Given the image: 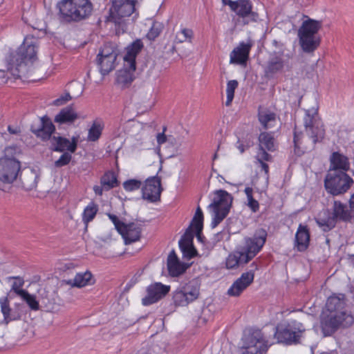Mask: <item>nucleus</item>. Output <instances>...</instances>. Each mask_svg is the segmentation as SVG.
Listing matches in <instances>:
<instances>
[{
    "instance_id": "nucleus-1",
    "label": "nucleus",
    "mask_w": 354,
    "mask_h": 354,
    "mask_svg": "<svg viewBox=\"0 0 354 354\" xmlns=\"http://www.w3.org/2000/svg\"><path fill=\"white\" fill-rule=\"evenodd\" d=\"M37 50L36 39L26 37L17 50L10 55L8 71L16 78H30L37 69Z\"/></svg>"
},
{
    "instance_id": "nucleus-2",
    "label": "nucleus",
    "mask_w": 354,
    "mask_h": 354,
    "mask_svg": "<svg viewBox=\"0 0 354 354\" xmlns=\"http://www.w3.org/2000/svg\"><path fill=\"white\" fill-rule=\"evenodd\" d=\"M57 6L61 18L68 22L85 19L93 11L90 0H61Z\"/></svg>"
},
{
    "instance_id": "nucleus-3",
    "label": "nucleus",
    "mask_w": 354,
    "mask_h": 354,
    "mask_svg": "<svg viewBox=\"0 0 354 354\" xmlns=\"http://www.w3.org/2000/svg\"><path fill=\"white\" fill-rule=\"evenodd\" d=\"M304 20L298 30V37L303 51L311 53L315 51L321 44V37L318 35L322 28L321 21L310 19Z\"/></svg>"
},
{
    "instance_id": "nucleus-4",
    "label": "nucleus",
    "mask_w": 354,
    "mask_h": 354,
    "mask_svg": "<svg viewBox=\"0 0 354 354\" xmlns=\"http://www.w3.org/2000/svg\"><path fill=\"white\" fill-rule=\"evenodd\" d=\"M136 3L137 0H112L110 19L115 23L117 35L126 32L127 26L124 19L130 17L135 12Z\"/></svg>"
},
{
    "instance_id": "nucleus-5",
    "label": "nucleus",
    "mask_w": 354,
    "mask_h": 354,
    "mask_svg": "<svg viewBox=\"0 0 354 354\" xmlns=\"http://www.w3.org/2000/svg\"><path fill=\"white\" fill-rule=\"evenodd\" d=\"M233 196L224 189L215 191L212 203L209 208L212 210L211 226L214 228L228 215L232 207Z\"/></svg>"
},
{
    "instance_id": "nucleus-6",
    "label": "nucleus",
    "mask_w": 354,
    "mask_h": 354,
    "mask_svg": "<svg viewBox=\"0 0 354 354\" xmlns=\"http://www.w3.org/2000/svg\"><path fill=\"white\" fill-rule=\"evenodd\" d=\"M353 183V179L344 171H328L324 179L325 189L333 196L346 193Z\"/></svg>"
},
{
    "instance_id": "nucleus-7",
    "label": "nucleus",
    "mask_w": 354,
    "mask_h": 354,
    "mask_svg": "<svg viewBox=\"0 0 354 354\" xmlns=\"http://www.w3.org/2000/svg\"><path fill=\"white\" fill-rule=\"evenodd\" d=\"M200 288L201 284L196 279L181 283L173 292L174 304L176 306H187L198 298Z\"/></svg>"
},
{
    "instance_id": "nucleus-8",
    "label": "nucleus",
    "mask_w": 354,
    "mask_h": 354,
    "mask_svg": "<svg viewBox=\"0 0 354 354\" xmlns=\"http://www.w3.org/2000/svg\"><path fill=\"white\" fill-rule=\"evenodd\" d=\"M304 124L306 135L311 140L313 145L322 141L325 136V129L319 116L317 108L306 110Z\"/></svg>"
},
{
    "instance_id": "nucleus-9",
    "label": "nucleus",
    "mask_w": 354,
    "mask_h": 354,
    "mask_svg": "<svg viewBox=\"0 0 354 354\" xmlns=\"http://www.w3.org/2000/svg\"><path fill=\"white\" fill-rule=\"evenodd\" d=\"M305 330L302 324L292 321L277 326L274 335L279 342L287 345L297 344L301 342V338Z\"/></svg>"
},
{
    "instance_id": "nucleus-10",
    "label": "nucleus",
    "mask_w": 354,
    "mask_h": 354,
    "mask_svg": "<svg viewBox=\"0 0 354 354\" xmlns=\"http://www.w3.org/2000/svg\"><path fill=\"white\" fill-rule=\"evenodd\" d=\"M118 55V50L111 43L104 44L100 49L96 61L102 75H106L115 69Z\"/></svg>"
},
{
    "instance_id": "nucleus-11",
    "label": "nucleus",
    "mask_w": 354,
    "mask_h": 354,
    "mask_svg": "<svg viewBox=\"0 0 354 354\" xmlns=\"http://www.w3.org/2000/svg\"><path fill=\"white\" fill-rule=\"evenodd\" d=\"M267 232L263 229H259L254 233L252 237L247 238L243 251L245 263L251 261L262 249L267 239Z\"/></svg>"
},
{
    "instance_id": "nucleus-12",
    "label": "nucleus",
    "mask_w": 354,
    "mask_h": 354,
    "mask_svg": "<svg viewBox=\"0 0 354 354\" xmlns=\"http://www.w3.org/2000/svg\"><path fill=\"white\" fill-rule=\"evenodd\" d=\"M243 340L244 351L242 354H263L268 349V342L260 330H254L245 335Z\"/></svg>"
},
{
    "instance_id": "nucleus-13",
    "label": "nucleus",
    "mask_w": 354,
    "mask_h": 354,
    "mask_svg": "<svg viewBox=\"0 0 354 354\" xmlns=\"http://www.w3.org/2000/svg\"><path fill=\"white\" fill-rule=\"evenodd\" d=\"M230 10L243 19L245 25L256 23L259 20L258 12L253 11V4L250 0H236L230 1Z\"/></svg>"
},
{
    "instance_id": "nucleus-14",
    "label": "nucleus",
    "mask_w": 354,
    "mask_h": 354,
    "mask_svg": "<svg viewBox=\"0 0 354 354\" xmlns=\"http://www.w3.org/2000/svg\"><path fill=\"white\" fill-rule=\"evenodd\" d=\"M170 289V286L161 282L151 283L146 288V295L142 299V304L148 306L157 303L169 292Z\"/></svg>"
},
{
    "instance_id": "nucleus-15",
    "label": "nucleus",
    "mask_w": 354,
    "mask_h": 354,
    "mask_svg": "<svg viewBox=\"0 0 354 354\" xmlns=\"http://www.w3.org/2000/svg\"><path fill=\"white\" fill-rule=\"evenodd\" d=\"M20 162L15 158H3L0 160V180L4 183H12L19 175Z\"/></svg>"
},
{
    "instance_id": "nucleus-16",
    "label": "nucleus",
    "mask_w": 354,
    "mask_h": 354,
    "mask_svg": "<svg viewBox=\"0 0 354 354\" xmlns=\"http://www.w3.org/2000/svg\"><path fill=\"white\" fill-rule=\"evenodd\" d=\"M259 148L257 156L261 160H266L268 162L272 160V157L266 151L273 152L277 149V143L273 132H261L258 138Z\"/></svg>"
},
{
    "instance_id": "nucleus-17",
    "label": "nucleus",
    "mask_w": 354,
    "mask_h": 354,
    "mask_svg": "<svg viewBox=\"0 0 354 354\" xmlns=\"http://www.w3.org/2000/svg\"><path fill=\"white\" fill-rule=\"evenodd\" d=\"M162 191L161 187V179L155 176L148 178L142 188V197L151 202H156L160 198Z\"/></svg>"
},
{
    "instance_id": "nucleus-18",
    "label": "nucleus",
    "mask_w": 354,
    "mask_h": 354,
    "mask_svg": "<svg viewBox=\"0 0 354 354\" xmlns=\"http://www.w3.org/2000/svg\"><path fill=\"white\" fill-rule=\"evenodd\" d=\"M77 136H73L70 140L65 137L53 136L50 140V149L53 151L73 153L77 150Z\"/></svg>"
},
{
    "instance_id": "nucleus-19",
    "label": "nucleus",
    "mask_w": 354,
    "mask_h": 354,
    "mask_svg": "<svg viewBox=\"0 0 354 354\" xmlns=\"http://www.w3.org/2000/svg\"><path fill=\"white\" fill-rule=\"evenodd\" d=\"M100 185H95L93 190L96 196H102L104 192H109L119 185L118 176L113 170L105 171L100 178Z\"/></svg>"
},
{
    "instance_id": "nucleus-20",
    "label": "nucleus",
    "mask_w": 354,
    "mask_h": 354,
    "mask_svg": "<svg viewBox=\"0 0 354 354\" xmlns=\"http://www.w3.org/2000/svg\"><path fill=\"white\" fill-rule=\"evenodd\" d=\"M347 317L346 313H330L324 315L321 319V328L324 333L330 335L334 333L343 324V321Z\"/></svg>"
},
{
    "instance_id": "nucleus-21",
    "label": "nucleus",
    "mask_w": 354,
    "mask_h": 354,
    "mask_svg": "<svg viewBox=\"0 0 354 354\" xmlns=\"http://www.w3.org/2000/svg\"><path fill=\"white\" fill-rule=\"evenodd\" d=\"M189 267V264L181 261L174 250L169 253L167 259V268L170 277H178L182 275Z\"/></svg>"
},
{
    "instance_id": "nucleus-22",
    "label": "nucleus",
    "mask_w": 354,
    "mask_h": 354,
    "mask_svg": "<svg viewBox=\"0 0 354 354\" xmlns=\"http://www.w3.org/2000/svg\"><path fill=\"white\" fill-rule=\"evenodd\" d=\"M254 279V273L252 270L242 273L230 287L227 294L230 296L239 297L253 282Z\"/></svg>"
},
{
    "instance_id": "nucleus-23",
    "label": "nucleus",
    "mask_w": 354,
    "mask_h": 354,
    "mask_svg": "<svg viewBox=\"0 0 354 354\" xmlns=\"http://www.w3.org/2000/svg\"><path fill=\"white\" fill-rule=\"evenodd\" d=\"M252 44L251 43L240 42L230 55V63L238 65H246L249 59L250 53Z\"/></svg>"
},
{
    "instance_id": "nucleus-24",
    "label": "nucleus",
    "mask_w": 354,
    "mask_h": 354,
    "mask_svg": "<svg viewBox=\"0 0 354 354\" xmlns=\"http://www.w3.org/2000/svg\"><path fill=\"white\" fill-rule=\"evenodd\" d=\"M286 64L287 62L283 59L282 55H274L271 57L264 69L266 77L272 79L275 77L277 74L282 73Z\"/></svg>"
},
{
    "instance_id": "nucleus-25",
    "label": "nucleus",
    "mask_w": 354,
    "mask_h": 354,
    "mask_svg": "<svg viewBox=\"0 0 354 354\" xmlns=\"http://www.w3.org/2000/svg\"><path fill=\"white\" fill-rule=\"evenodd\" d=\"M1 312L3 316V322L8 324L10 322L19 320L21 319V313L20 307L21 304H16L14 309L11 308L8 297L0 298Z\"/></svg>"
},
{
    "instance_id": "nucleus-26",
    "label": "nucleus",
    "mask_w": 354,
    "mask_h": 354,
    "mask_svg": "<svg viewBox=\"0 0 354 354\" xmlns=\"http://www.w3.org/2000/svg\"><path fill=\"white\" fill-rule=\"evenodd\" d=\"M143 43L140 39H136L127 47V53L124 57V65H129L131 70H136V59L143 48Z\"/></svg>"
},
{
    "instance_id": "nucleus-27",
    "label": "nucleus",
    "mask_w": 354,
    "mask_h": 354,
    "mask_svg": "<svg viewBox=\"0 0 354 354\" xmlns=\"http://www.w3.org/2000/svg\"><path fill=\"white\" fill-rule=\"evenodd\" d=\"M345 295L344 294L333 295L330 296L326 303V310L330 313H346Z\"/></svg>"
},
{
    "instance_id": "nucleus-28",
    "label": "nucleus",
    "mask_w": 354,
    "mask_h": 354,
    "mask_svg": "<svg viewBox=\"0 0 354 354\" xmlns=\"http://www.w3.org/2000/svg\"><path fill=\"white\" fill-rule=\"evenodd\" d=\"M79 115L72 105L62 108L55 116L54 121L59 124H72L77 119Z\"/></svg>"
},
{
    "instance_id": "nucleus-29",
    "label": "nucleus",
    "mask_w": 354,
    "mask_h": 354,
    "mask_svg": "<svg viewBox=\"0 0 354 354\" xmlns=\"http://www.w3.org/2000/svg\"><path fill=\"white\" fill-rule=\"evenodd\" d=\"M55 131V127L47 115L41 118V127L34 131L35 134L44 141L51 140L52 134Z\"/></svg>"
},
{
    "instance_id": "nucleus-30",
    "label": "nucleus",
    "mask_w": 354,
    "mask_h": 354,
    "mask_svg": "<svg viewBox=\"0 0 354 354\" xmlns=\"http://www.w3.org/2000/svg\"><path fill=\"white\" fill-rule=\"evenodd\" d=\"M258 120L262 128L265 130L274 127L277 123V114L268 109H261L258 110Z\"/></svg>"
},
{
    "instance_id": "nucleus-31",
    "label": "nucleus",
    "mask_w": 354,
    "mask_h": 354,
    "mask_svg": "<svg viewBox=\"0 0 354 354\" xmlns=\"http://www.w3.org/2000/svg\"><path fill=\"white\" fill-rule=\"evenodd\" d=\"M310 233L307 226L299 225L295 234V247L299 252H304L309 246Z\"/></svg>"
},
{
    "instance_id": "nucleus-32",
    "label": "nucleus",
    "mask_w": 354,
    "mask_h": 354,
    "mask_svg": "<svg viewBox=\"0 0 354 354\" xmlns=\"http://www.w3.org/2000/svg\"><path fill=\"white\" fill-rule=\"evenodd\" d=\"M349 169L348 158L339 152H333L330 157V167L328 171H344L346 173Z\"/></svg>"
},
{
    "instance_id": "nucleus-33",
    "label": "nucleus",
    "mask_w": 354,
    "mask_h": 354,
    "mask_svg": "<svg viewBox=\"0 0 354 354\" xmlns=\"http://www.w3.org/2000/svg\"><path fill=\"white\" fill-rule=\"evenodd\" d=\"M124 240L125 244H130L138 241L141 235V227L132 223L126 224L125 227L120 232Z\"/></svg>"
},
{
    "instance_id": "nucleus-34",
    "label": "nucleus",
    "mask_w": 354,
    "mask_h": 354,
    "mask_svg": "<svg viewBox=\"0 0 354 354\" xmlns=\"http://www.w3.org/2000/svg\"><path fill=\"white\" fill-rule=\"evenodd\" d=\"M93 275L91 272H77L73 279L64 281L66 284L71 287L83 288L93 283Z\"/></svg>"
},
{
    "instance_id": "nucleus-35",
    "label": "nucleus",
    "mask_w": 354,
    "mask_h": 354,
    "mask_svg": "<svg viewBox=\"0 0 354 354\" xmlns=\"http://www.w3.org/2000/svg\"><path fill=\"white\" fill-rule=\"evenodd\" d=\"M19 178L23 188L27 191L36 188L39 178L37 173L32 169L22 172Z\"/></svg>"
},
{
    "instance_id": "nucleus-36",
    "label": "nucleus",
    "mask_w": 354,
    "mask_h": 354,
    "mask_svg": "<svg viewBox=\"0 0 354 354\" xmlns=\"http://www.w3.org/2000/svg\"><path fill=\"white\" fill-rule=\"evenodd\" d=\"M125 68L118 71L116 83L121 88L129 87L134 80L133 73L136 70H131L129 65H124Z\"/></svg>"
},
{
    "instance_id": "nucleus-37",
    "label": "nucleus",
    "mask_w": 354,
    "mask_h": 354,
    "mask_svg": "<svg viewBox=\"0 0 354 354\" xmlns=\"http://www.w3.org/2000/svg\"><path fill=\"white\" fill-rule=\"evenodd\" d=\"M317 225L324 231L328 232L335 227L337 221L328 210L322 212L316 218Z\"/></svg>"
},
{
    "instance_id": "nucleus-38",
    "label": "nucleus",
    "mask_w": 354,
    "mask_h": 354,
    "mask_svg": "<svg viewBox=\"0 0 354 354\" xmlns=\"http://www.w3.org/2000/svg\"><path fill=\"white\" fill-rule=\"evenodd\" d=\"M336 221H350L351 215L346 205L340 201L334 202L333 212H331Z\"/></svg>"
},
{
    "instance_id": "nucleus-39",
    "label": "nucleus",
    "mask_w": 354,
    "mask_h": 354,
    "mask_svg": "<svg viewBox=\"0 0 354 354\" xmlns=\"http://www.w3.org/2000/svg\"><path fill=\"white\" fill-rule=\"evenodd\" d=\"M203 213L201 208L198 206L190 225V228L196 234L198 239H201V235L203 229Z\"/></svg>"
},
{
    "instance_id": "nucleus-40",
    "label": "nucleus",
    "mask_w": 354,
    "mask_h": 354,
    "mask_svg": "<svg viewBox=\"0 0 354 354\" xmlns=\"http://www.w3.org/2000/svg\"><path fill=\"white\" fill-rule=\"evenodd\" d=\"M104 127V123L100 118L95 119L88 129L87 140L91 142L98 140Z\"/></svg>"
},
{
    "instance_id": "nucleus-41",
    "label": "nucleus",
    "mask_w": 354,
    "mask_h": 354,
    "mask_svg": "<svg viewBox=\"0 0 354 354\" xmlns=\"http://www.w3.org/2000/svg\"><path fill=\"white\" fill-rule=\"evenodd\" d=\"M98 212V205L94 202L91 201L84 208L82 219L83 223L87 225L95 217Z\"/></svg>"
},
{
    "instance_id": "nucleus-42",
    "label": "nucleus",
    "mask_w": 354,
    "mask_h": 354,
    "mask_svg": "<svg viewBox=\"0 0 354 354\" xmlns=\"http://www.w3.org/2000/svg\"><path fill=\"white\" fill-rule=\"evenodd\" d=\"M243 254L241 252L230 253L225 261V266L227 269L237 268L240 264H245Z\"/></svg>"
},
{
    "instance_id": "nucleus-43",
    "label": "nucleus",
    "mask_w": 354,
    "mask_h": 354,
    "mask_svg": "<svg viewBox=\"0 0 354 354\" xmlns=\"http://www.w3.org/2000/svg\"><path fill=\"white\" fill-rule=\"evenodd\" d=\"M19 297L26 303L30 310L37 311L39 309V303L35 295L30 294L28 290H26Z\"/></svg>"
},
{
    "instance_id": "nucleus-44",
    "label": "nucleus",
    "mask_w": 354,
    "mask_h": 354,
    "mask_svg": "<svg viewBox=\"0 0 354 354\" xmlns=\"http://www.w3.org/2000/svg\"><path fill=\"white\" fill-rule=\"evenodd\" d=\"M194 36V32L192 29L183 28L180 31L176 32L174 43L181 44L185 41L191 42Z\"/></svg>"
},
{
    "instance_id": "nucleus-45",
    "label": "nucleus",
    "mask_w": 354,
    "mask_h": 354,
    "mask_svg": "<svg viewBox=\"0 0 354 354\" xmlns=\"http://www.w3.org/2000/svg\"><path fill=\"white\" fill-rule=\"evenodd\" d=\"M244 192L247 197V206L254 213L257 212L259 210V203L253 197V189L250 187H247L244 189Z\"/></svg>"
},
{
    "instance_id": "nucleus-46",
    "label": "nucleus",
    "mask_w": 354,
    "mask_h": 354,
    "mask_svg": "<svg viewBox=\"0 0 354 354\" xmlns=\"http://www.w3.org/2000/svg\"><path fill=\"white\" fill-rule=\"evenodd\" d=\"M239 82L236 80H232L227 82L226 86V102L225 105L229 106L232 104V100L234 97L235 90L238 88Z\"/></svg>"
},
{
    "instance_id": "nucleus-47",
    "label": "nucleus",
    "mask_w": 354,
    "mask_h": 354,
    "mask_svg": "<svg viewBox=\"0 0 354 354\" xmlns=\"http://www.w3.org/2000/svg\"><path fill=\"white\" fill-rule=\"evenodd\" d=\"M304 138V135L302 132H297L296 130L294 131V146H295V151L297 153H304V150L306 149L307 147L303 145V139Z\"/></svg>"
},
{
    "instance_id": "nucleus-48",
    "label": "nucleus",
    "mask_w": 354,
    "mask_h": 354,
    "mask_svg": "<svg viewBox=\"0 0 354 354\" xmlns=\"http://www.w3.org/2000/svg\"><path fill=\"white\" fill-rule=\"evenodd\" d=\"M9 279H13V282L11 285L10 291L15 292L17 295L20 296L22 292H24L26 290L23 289L24 285V279L21 277H10Z\"/></svg>"
},
{
    "instance_id": "nucleus-49",
    "label": "nucleus",
    "mask_w": 354,
    "mask_h": 354,
    "mask_svg": "<svg viewBox=\"0 0 354 354\" xmlns=\"http://www.w3.org/2000/svg\"><path fill=\"white\" fill-rule=\"evenodd\" d=\"M162 26L160 23L153 22L147 34V37L151 41L155 40L161 33Z\"/></svg>"
},
{
    "instance_id": "nucleus-50",
    "label": "nucleus",
    "mask_w": 354,
    "mask_h": 354,
    "mask_svg": "<svg viewBox=\"0 0 354 354\" xmlns=\"http://www.w3.org/2000/svg\"><path fill=\"white\" fill-rule=\"evenodd\" d=\"M142 182L136 179H130L124 182L123 187L127 192H133L140 188Z\"/></svg>"
},
{
    "instance_id": "nucleus-51",
    "label": "nucleus",
    "mask_w": 354,
    "mask_h": 354,
    "mask_svg": "<svg viewBox=\"0 0 354 354\" xmlns=\"http://www.w3.org/2000/svg\"><path fill=\"white\" fill-rule=\"evenodd\" d=\"M72 156L70 152H63L60 157L55 162V166L62 167L69 164L71 161Z\"/></svg>"
},
{
    "instance_id": "nucleus-52",
    "label": "nucleus",
    "mask_w": 354,
    "mask_h": 354,
    "mask_svg": "<svg viewBox=\"0 0 354 354\" xmlns=\"http://www.w3.org/2000/svg\"><path fill=\"white\" fill-rule=\"evenodd\" d=\"M107 216L109 218L111 221V222L113 223L115 230L118 231V232L120 234L121 231L124 230L125 227V223L120 220L118 216L108 213Z\"/></svg>"
},
{
    "instance_id": "nucleus-53",
    "label": "nucleus",
    "mask_w": 354,
    "mask_h": 354,
    "mask_svg": "<svg viewBox=\"0 0 354 354\" xmlns=\"http://www.w3.org/2000/svg\"><path fill=\"white\" fill-rule=\"evenodd\" d=\"M193 244V237L185 234L179 241L178 245L181 252Z\"/></svg>"
},
{
    "instance_id": "nucleus-54",
    "label": "nucleus",
    "mask_w": 354,
    "mask_h": 354,
    "mask_svg": "<svg viewBox=\"0 0 354 354\" xmlns=\"http://www.w3.org/2000/svg\"><path fill=\"white\" fill-rule=\"evenodd\" d=\"M182 253H183V257L188 260H190V259L197 257L198 254L197 250L194 246V244H192L191 246H189V248L184 250L182 252Z\"/></svg>"
},
{
    "instance_id": "nucleus-55",
    "label": "nucleus",
    "mask_w": 354,
    "mask_h": 354,
    "mask_svg": "<svg viewBox=\"0 0 354 354\" xmlns=\"http://www.w3.org/2000/svg\"><path fill=\"white\" fill-rule=\"evenodd\" d=\"M167 127H163L162 132L158 133L156 136V140L158 145H162L167 142V136L165 135Z\"/></svg>"
},
{
    "instance_id": "nucleus-56",
    "label": "nucleus",
    "mask_w": 354,
    "mask_h": 354,
    "mask_svg": "<svg viewBox=\"0 0 354 354\" xmlns=\"http://www.w3.org/2000/svg\"><path fill=\"white\" fill-rule=\"evenodd\" d=\"M257 160L259 161V162L261 165L262 170L265 171V174L267 176H268L269 174V166L267 163L265 162V161H267L266 160H261L260 159L257 155L256 156Z\"/></svg>"
},
{
    "instance_id": "nucleus-57",
    "label": "nucleus",
    "mask_w": 354,
    "mask_h": 354,
    "mask_svg": "<svg viewBox=\"0 0 354 354\" xmlns=\"http://www.w3.org/2000/svg\"><path fill=\"white\" fill-rule=\"evenodd\" d=\"M77 266L73 262H66L62 264L61 269L63 270H68L74 269Z\"/></svg>"
},
{
    "instance_id": "nucleus-58",
    "label": "nucleus",
    "mask_w": 354,
    "mask_h": 354,
    "mask_svg": "<svg viewBox=\"0 0 354 354\" xmlns=\"http://www.w3.org/2000/svg\"><path fill=\"white\" fill-rule=\"evenodd\" d=\"M8 78L6 77V72L4 71H0V84H4L7 82Z\"/></svg>"
},
{
    "instance_id": "nucleus-59",
    "label": "nucleus",
    "mask_w": 354,
    "mask_h": 354,
    "mask_svg": "<svg viewBox=\"0 0 354 354\" xmlns=\"http://www.w3.org/2000/svg\"><path fill=\"white\" fill-rule=\"evenodd\" d=\"M350 208L351 211H354V194L351 196L349 201Z\"/></svg>"
},
{
    "instance_id": "nucleus-60",
    "label": "nucleus",
    "mask_w": 354,
    "mask_h": 354,
    "mask_svg": "<svg viewBox=\"0 0 354 354\" xmlns=\"http://www.w3.org/2000/svg\"><path fill=\"white\" fill-rule=\"evenodd\" d=\"M223 5H227L230 8V1H233L232 0H221Z\"/></svg>"
},
{
    "instance_id": "nucleus-61",
    "label": "nucleus",
    "mask_w": 354,
    "mask_h": 354,
    "mask_svg": "<svg viewBox=\"0 0 354 354\" xmlns=\"http://www.w3.org/2000/svg\"><path fill=\"white\" fill-rule=\"evenodd\" d=\"M8 131H9L10 133H12V134H15V133H16V131H15V130L12 129V128H11V127H10V126H8Z\"/></svg>"
}]
</instances>
